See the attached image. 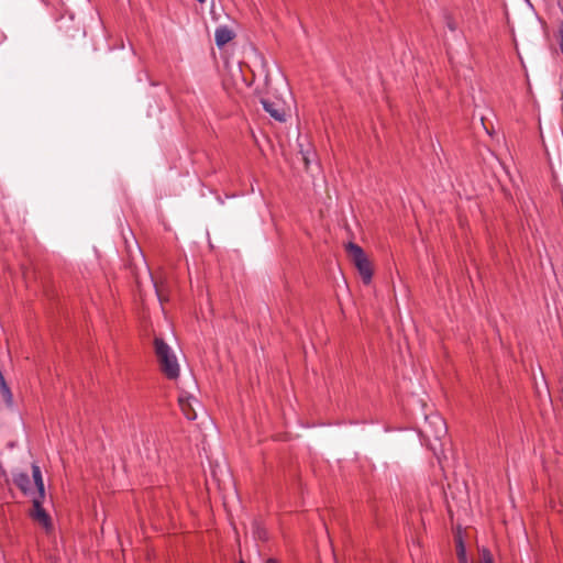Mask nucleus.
Returning <instances> with one entry per match:
<instances>
[{"mask_svg":"<svg viewBox=\"0 0 563 563\" xmlns=\"http://www.w3.org/2000/svg\"><path fill=\"white\" fill-rule=\"evenodd\" d=\"M0 391H1V395H2L7 406L11 407L13 405V395H12L10 387L8 386L5 379L0 382Z\"/></svg>","mask_w":563,"mask_h":563,"instance_id":"nucleus-10","label":"nucleus"},{"mask_svg":"<svg viewBox=\"0 0 563 563\" xmlns=\"http://www.w3.org/2000/svg\"><path fill=\"white\" fill-rule=\"evenodd\" d=\"M57 29L67 38L85 35L80 21L76 20L74 15H62L57 20Z\"/></svg>","mask_w":563,"mask_h":563,"instance_id":"nucleus-5","label":"nucleus"},{"mask_svg":"<svg viewBox=\"0 0 563 563\" xmlns=\"http://www.w3.org/2000/svg\"><path fill=\"white\" fill-rule=\"evenodd\" d=\"M302 155H303V161H305L306 167H308L310 164V157H309L310 154H309V152H307L306 154L302 153Z\"/></svg>","mask_w":563,"mask_h":563,"instance_id":"nucleus-14","label":"nucleus"},{"mask_svg":"<svg viewBox=\"0 0 563 563\" xmlns=\"http://www.w3.org/2000/svg\"><path fill=\"white\" fill-rule=\"evenodd\" d=\"M444 23H445V26L452 31V32H455L456 29H457V25L453 19V16L449 13L444 14Z\"/></svg>","mask_w":563,"mask_h":563,"instance_id":"nucleus-11","label":"nucleus"},{"mask_svg":"<svg viewBox=\"0 0 563 563\" xmlns=\"http://www.w3.org/2000/svg\"><path fill=\"white\" fill-rule=\"evenodd\" d=\"M13 482L19 487V489L26 496L36 494L33 490V485L31 478L27 473L16 472L13 473Z\"/></svg>","mask_w":563,"mask_h":563,"instance_id":"nucleus-8","label":"nucleus"},{"mask_svg":"<svg viewBox=\"0 0 563 563\" xmlns=\"http://www.w3.org/2000/svg\"><path fill=\"white\" fill-rule=\"evenodd\" d=\"M31 468L33 484L36 488V494H34L32 497L33 510L31 511V517L38 521L43 527L48 528L51 526V518L43 508V503L45 500V488L42 472L36 463H33Z\"/></svg>","mask_w":563,"mask_h":563,"instance_id":"nucleus-1","label":"nucleus"},{"mask_svg":"<svg viewBox=\"0 0 563 563\" xmlns=\"http://www.w3.org/2000/svg\"><path fill=\"white\" fill-rule=\"evenodd\" d=\"M347 251L363 283L365 285L371 284L373 278V268L363 249L355 243H349Z\"/></svg>","mask_w":563,"mask_h":563,"instance_id":"nucleus-3","label":"nucleus"},{"mask_svg":"<svg viewBox=\"0 0 563 563\" xmlns=\"http://www.w3.org/2000/svg\"><path fill=\"white\" fill-rule=\"evenodd\" d=\"M479 563H494L490 552L488 550H483L482 561Z\"/></svg>","mask_w":563,"mask_h":563,"instance_id":"nucleus-13","label":"nucleus"},{"mask_svg":"<svg viewBox=\"0 0 563 563\" xmlns=\"http://www.w3.org/2000/svg\"><path fill=\"white\" fill-rule=\"evenodd\" d=\"M155 353L161 369L168 379H176L179 376V364L172 347L161 338L154 340Z\"/></svg>","mask_w":563,"mask_h":563,"instance_id":"nucleus-2","label":"nucleus"},{"mask_svg":"<svg viewBox=\"0 0 563 563\" xmlns=\"http://www.w3.org/2000/svg\"><path fill=\"white\" fill-rule=\"evenodd\" d=\"M558 36H559V46H560V51L561 53L563 54V20L561 21L560 25H559V33H558Z\"/></svg>","mask_w":563,"mask_h":563,"instance_id":"nucleus-12","label":"nucleus"},{"mask_svg":"<svg viewBox=\"0 0 563 563\" xmlns=\"http://www.w3.org/2000/svg\"><path fill=\"white\" fill-rule=\"evenodd\" d=\"M461 563H466V562H463V561H462Z\"/></svg>","mask_w":563,"mask_h":563,"instance_id":"nucleus-19","label":"nucleus"},{"mask_svg":"<svg viewBox=\"0 0 563 563\" xmlns=\"http://www.w3.org/2000/svg\"><path fill=\"white\" fill-rule=\"evenodd\" d=\"M261 103L264 110L269 113V115L278 122L286 121V108L285 103L279 100H271L268 98H263Z\"/></svg>","mask_w":563,"mask_h":563,"instance_id":"nucleus-7","label":"nucleus"},{"mask_svg":"<svg viewBox=\"0 0 563 563\" xmlns=\"http://www.w3.org/2000/svg\"><path fill=\"white\" fill-rule=\"evenodd\" d=\"M180 409L188 420L197 419V409L201 408L200 401L189 394H180L178 397Z\"/></svg>","mask_w":563,"mask_h":563,"instance_id":"nucleus-6","label":"nucleus"},{"mask_svg":"<svg viewBox=\"0 0 563 563\" xmlns=\"http://www.w3.org/2000/svg\"><path fill=\"white\" fill-rule=\"evenodd\" d=\"M0 475L5 476V470L0 464Z\"/></svg>","mask_w":563,"mask_h":563,"instance_id":"nucleus-17","label":"nucleus"},{"mask_svg":"<svg viewBox=\"0 0 563 563\" xmlns=\"http://www.w3.org/2000/svg\"><path fill=\"white\" fill-rule=\"evenodd\" d=\"M459 554H460L461 559L464 558V555H465L464 545H463V542L461 540H460V552H459Z\"/></svg>","mask_w":563,"mask_h":563,"instance_id":"nucleus-15","label":"nucleus"},{"mask_svg":"<svg viewBox=\"0 0 563 563\" xmlns=\"http://www.w3.org/2000/svg\"><path fill=\"white\" fill-rule=\"evenodd\" d=\"M234 37L233 32L225 25H221L214 31V40L218 47L224 46Z\"/></svg>","mask_w":563,"mask_h":563,"instance_id":"nucleus-9","label":"nucleus"},{"mask_svg":"<svg viewBox=\"0 0 563 563\" xmlns=\"http://www.w3.org/2000/svg\"><path fill=\"white\" fill-rule=\"evenodd\" d=\"M239 563H244V561H240Z\"/></svg>","mask_w":563,"mask_h":563,"instance_id":"nucleus-18","label":"nucleus"},{"mask_svg":"<svg viewBox=\"0 0 563 563\" xmlns=\"http://www.w3.org/2000/svg\"><path fill=\"white\" fill-rule=\"evenodd\" d=\"M446 432L445 421L439 413H430L424 417L421 433L427 440H441L446 435Z\"/></svg>","mask_w":563,"mask_h":563,"instance_id":"nucleus-4","label":"nucleus"},{"mask_svg":"<svg viewBox=\"0 0 563 563\" xmlns=\"http://www.w3.org/2000/svg\"><path fill=\"white\" fill-rule=\"evenodd\" d=\"M265 563H279L276 559H267Z\"/></svg>","mask_w":563,"mask_h":563,"instance_id":"nucleus-16","label":"nucleus"}]
</instances>
